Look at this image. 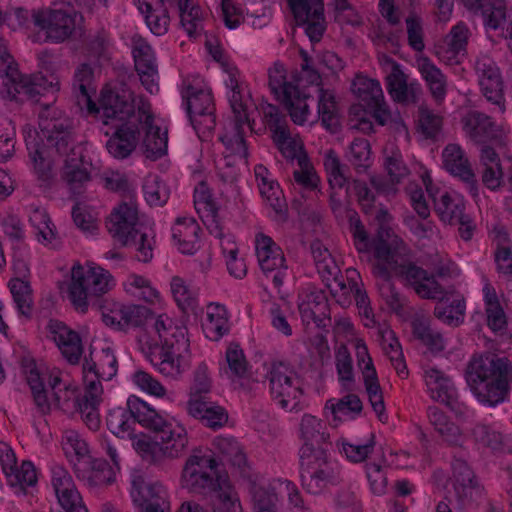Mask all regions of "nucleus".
Here are the masks:
<instances>
[{"mask_svg": "<svg viewBox=\"0 0 512 512\" xmlns=\"http://www.w3.org/2000/svg\"><path fill=\"white\" fill-rule=\"evenodd\" d=\"M149 305L108 299L100 306L104 325L116 332L138 330L137 344L144 357L165 377L177 378L188 367L187 328L166 313L155 315Z\"/></svg>", "mask_w": 512, "mask_h": 512, "instance_id": "obj_1", "label": "nucleus"}, {"mask_svg": "<svg viewBox=\"0 0 512 512\" xmlns=\"http://www.w3.org/2000/svg\"><path fill=\"white\" fill-rule=\"evenodd\" d=\"M127 408L109 411L107 427L116 437L128 439L145 462L159 465L181 458L189 447V434L180 418L158 411L138 396L127 398Z\"/></svg>", "mask_w": 512, "mask_h": 512, "instance_id": "obj_2", "label": "nucleus"}, {"mask_svg": "<svg viewBox=\"0 0 512 512\" xmlns=\"http://www.w3.org/2000/svg\"><path fill=\"white\" fill-rule=\"evenodd\" d=\"M24 139L30 168L40 185H49L58 170L70 185L89 180L88 148L75 144L70 130H25Z\"/></svg>", "mask_w": 512, "mask_h": 512, "instance_id": "obj_3", "label": "nucleus"}, {"mask_svg": "<svg viewBox=\"0 0 512 512\" xmlns=\"http://www.w3.org/2000/svg\"><path fill=\"white\" fill-rule=\"evenodd\" d=\"M88 113L103 125L112 128H160L161 124L155 121L150 103L129 89L105 90L101 94L99 106L92 102L88 106Z\"/></svg>", "mask_w": 512, "mask_h": 512, "instance_id": "obj_4", "label": "nucleus"}, {"mask_svg": "<svg viewBox=\"0 0 512 512\" xmlns=\"http://www.w3.org/2000/svg\"><path fill=\"white\" fill-rule=\"evenodd\" d=\"M25 373L33 399L42 412H49L53 407L72 411L81 403L77 385L58 368L31 362L26 365Z\"/></svg>", "mask_w": 512, "mask_h": 512, "instance_id": "obj_5", "label": "nucleus"}, {"mask_svg": "<svg viewBox=\"0 0 512 512\" xmlns=\"http://www.w3.org/2000/svg\"><path fill=\"white\" fill-rule=\"evenodd\" d=\"M116 287L112 273L93 261L75 262L58 282L60 294L80 313H86L91 298H99Z\"/></svg>", "mask_w": 512, "mask_h": 512, "instance_id": "obj_6", "label": "nucleus"}, {"mask_svg": "<svg viewBox=\"0 0 512 512\" xmlns=\"http://www.w3.org/2000/svg\"><path fill=\"white\" fill-rule=\"evenodd\" d=\"M61 448L67 458L81 478L90 488H101L108 486L116 481L120 473V456L118 450L109 441L102 443V449L110 461L103 458L92 460L90 468L81 472L77 465L89 455V446L83 436L76 430H65L61 438Z\"/></svg>", "mask_w": 512, "mask_h": 512, "instance_id": "obj_7", "label": "nucleus"}, {"mask_svg": "<svg viewBox=\"0 0 512 512\" xmlns=\"http://www.w3.org/2000/svg\"><path fill=\"white\" fill-rule=\"evenodd\" d=\"M466 382L479 403L495 407L509 393V365L505 358L494 355L474 356L466 369Z\"/></svg>", "mask_w": 512, "mask_h": 512, "instance_id": "obj_8", "label": "nucleus"}, {"mask_svg": "<svg viewBox=\"0 0 512 512\" xmlns=\"http://www.w3.org/2000/svg\"><path fill=\"white\" fill-rule=\"evenodd\" d=\"M359 278L354 269H347L342 274L331 255L326 250L322 251V286L325 288L322 294L327 291L330 299L343 308L349 307L354 298L364 326L372 327L375 324L374 313Z\"/></svg>", "mask_w": 512, "mask_h": 512, "instance_id": "obj_9", "label": "nucleus"}, {"mask_svg": "<svg viewBox=\"0 0 512 512\" xmlns=\"http://www.w3.org/2000/svg\"><path fill=\"white\" fill-rule=\"evenodd\" d=\"M388 241L393 246L394 254H389L383 248L378 250L380 259L378 265L379 273L387 276L389 271L400 272L402 278L413 287L414 291L421 298L439 300L447 291H444L435 277L426 270L406 262L409 248L392 228Z\"/></svg>", "mask_w": 512, "mask_h": 512, "instance_id": "obj_10", "label": "nucleus"}, {"mask_svg": "<svg viewBox=\"0 0 512 512\" xmlns=\"http://www.w3.org/2000/svg\"><path fill=\"white\" fill-rule=\"evenodd\" d=\"M109 233L123 245H131L139 261L148 262L153 258L155 231L150 223H140L135 202L130 200L116 206L107 222Z\"/></svg>", "mask_w": 512, "mask_h": 512, "instance_id": "obj_11", "label": "nucleus"}, {"mask_svg": "<svg viewBox=\"0 0 512 512\" xmlns=\"http://www.w3.org/2000/svg\"><path fill=\"white\" fill-rule=\"evenodd\" d=\"M194 206L209 232L219 238L230 275L242 279L247 273L245 261L239 256V247L233 236L224 234L219 216V207L213 199L209 187L204 182L195 187Z\"/></svg>", "mask_w": 512, "mask_h": 512, "instance_id": "obj_12", "label": "nucleus"}, {"mask_svg": "<svg viewBox=\"0 0 512 512\" xmlns=\"http://www.w3.org/2000/svg\"><path fill=\"white\" fill-rule=\"evenodd\" d=\"M350 228L351 233L353 235L354 245L357 251L360 253L373 252V272L377 277L381 278L382 280V283L379 284V292L381 297L392 311L399 312L402 309L404 298L392 285V283L390 282V278L392 276H399L402 278V274L397 271H389L388 275L384 276L378 271V265L380 263L378 250L380 248H383V250L388 252L389 254H394L393 246L390 245L388 241V236H390L391 228L384 223L381 224L376 236L373 239L369 238L364 226L362 225L358 218L350 219Z\"/></svg>", "mask_w": 512, "mask_h": 512, "instance_id": "obj_13", "label": "nucleus"}, {"mask_svg": "<svg viewBox=\"0 0 512 512\" xmlns=\"http://www.w3.org/2000/svg\"><path fill=\"white\" fill-rule=\"evenodd\" d=\"M0 96L4 100L24 102L35 99L42 90L52 92L59 90V83H47L42 76H27L19 72L17 64L7 51L3 38L0 37Z\"/></svg>", "mask_w": 512, "mask_h": 512, "instance_id": "obj_14", "label": "nucleus"}, {"mask_svg": "<svg viewBox=\"0 0 512 512\" xmlns=\"http://www.w3.org/2000/svg\"><path fill=\"white\" fill-rule=\"evenodd\" d=\"M297 70L288 71L284 63L275 61L268 69V87L274 98L289 111L296 125H303L307 120V95L301 88Z\"/></svg>", "mask_w": 512, "mask_h": 512, "instance_id": "obj_15", "label": "nucleus"}, {"mask_svg": "<svg viewBox=\"0 0 512 512\" xmlns=\"http://www.w3.org/2000/svg\"><path fill=\"white\" fill-rule=\"evenodd\" d=\"M352 90L358 99L369 109V112L362 109L361 105L352 106L350 113L353 115L356 123L350 128H358L359 125L365 123H369V128H372L371 122L367 120L368 117H373L379 126H387L394 123L379 81L364 76H357L352 83ZM395 123L397 122L395 121Z\"/></svg>", "mask_w": 512, "mask_h": 512, "instance_id": "obj_16", "label": "nucleus"}, {"mask_svg": "<svg viewBox=\"0 0 512 512\" xmlns=\"http://www.w3.org/2000/svg\"><path fill=\"white\" fill-rule=\"evenodd\" d=\"M181 95L193 128L215 127L216 117L212 91L201 76L191 75L185 78Z\"/></svg>", "mask_w": 512, "mask_h": 512, "instance_id": "obj_17", "label": "nucleus"}, {"mask_svg": "<svg viewBox=\"0 0 512 512\" xmlns=\"http://www.w3.org/2000/svg\"><path fill=\"white\" fill-rule=\"evenodd\" d=\"M268 378L271 396L280 408L295 412L306 405L307 400L300 380L285 364H272Z\"/></svg>", "mask_w": 512, "mask_h": 512, "instance_id": "obj_18", "label": "nucleus"}, {"mask_svg": "<svg viewBox=\"0 0 512 512\" xmlns=\"http://www.w3.org/2000/svg\"><path fill=\"white\" fill-rule=\"evenodd\" d=\"M254 512H276L279 500L287 497L295 512H309L301 506L302 500L296 485L287 479H274L268 483L254 484L249 491Z\"/></svg>", "mask_w": 512, "mask_h": 512, "instance_id": "obj_19", "label": "nucleus"}, {"mask_svg": "<svg viewBox=\"0 0 512 512\" xmlns=\"http://www.w3.org/2000/svg\"><path fill=\"white\" fill-rule=\"evenodd\" d=\"M215 457L207 451L194 450L186 459L180 482L191 492H204L213 488L217 476H226L217 471Z\"/></svg>", "mask_w": 512, "mask_h": 512, "instance_id": "obj_20", "label": "nucleus"}, {"mask_svg": "<svg viewBox=\"0 0 512 512\" xmlns=\"http://www.w3.org/2000/svg\"><path fill=\"white\" fill-rule=\"evenodd\" d=\"M34 26L44 34V41L63 43L76 28L77 14L72 10L39 8L30 13Z\"/></svg>", "mask_w": 512, "mask_h": 512, "instance_id": "obj_21", "label": "nucleus"}, {"mask_svg": "<svg viewBox=\"0 0 512 512\" xmlns=\"http://www.w3.org/2000/svg\"><path fill=\"white\" fill-rule=\"evenodd\" d=\"M272 138L281 154L287 160L297 162L298 169L294 171L296 182L305 188L315 187L317 175L303 151L302 142L292 136L290 130H273Z\"/></svg>", "mask_w": 512, "mask_h": 512, "instance_id": "obj_22", "label": "nucleus"}, {"mask_svg": "<svg viewBox=\"0 0 512 512\" xmlns=\"http://www.w3.org/2000/svg\"><path fill=\"white\" fill-rule=\"evenodd\" d=\"M225 71L228 75L225 80L228 89L227 98L231 109V117L235 128L254 125L255 109L249 91L239 81V72L236 67L227 66Z\"/></svg>", "mask_w": 512, "mask_h": 512, "instance_id": "obj_23", "label": "nucleus"}, {"mask_svg": "<svg viewBox=\"0 0 512 512\" xmlns=\"http://www.w3.org/2000/svg\"><path fill=\"white\" fill-rule=\"evenodd\" d=\"M355 350L357 366L362 373L366 392L374 412L381 422L387 420L382 390L378 381L377 372L373 360L369 354L368 347L362 338H355L351 343Z\"/></svg>", "mask_w": 512, "mask_h": 512, "instance_id": "obj_24", "label": "nucleus"}, {"mask_svg": "<svg viewBox=\"0 0 512 512\" xmlns=\"http://www.w3.org/2000/svg\"><path fill=\"white\" fill-rule=\"evenodd\" d=\"M492 130H471L470 137L481 145L480 162L482 166L481 179L483 185L490 191H498L503 185V170L500 158L495 152V147L502 145V141L497 138L490 140L491 144L482 142L483 136H486Z\"/></svg>", "mask_w": 512, "mask_h": 512, "instance_id": "obj_25", "label": "nucleus"}, {"mask_svg": "<svg viewBox=\"0 0 512 512\" xmlns=\"http://www.w3.org/2000/svg\"><path fill=\"white\" fill-rule=\"evenodd\" d=\"M255 251L262 271L271 276L276 287L282 285L287 265L282 249L262 232L255 236Z\"/></svg>", "mask_w": 512, "mask_h": 512, "instance_id": "obj_26", "label": "nucleus"}, {"mask_svg": "<svg viewBox=\"0 0 512 512\" xmlns=\"http://www.w3.org/2000/svg\"><path fill=\"white\" fill-rule=\"evenodd\" d=\"M386 62L389 72L385 77V85L391 99L401 105L418 103L422 95L421 85L417 81H408V76L394 60L387 59Z\"/></svg>", "mask_w": 512, "mask_h": 512, "instance_id": "obj_27", "label": "nucleus"}, {"mask_svg": "<svg viewBox=\"0 0 512 512\" xmlns=\"http://www.w3.org/2000/svg\"><path fill=\"white\" fill-rule=\"evenodd\" d=\"M51 485L59 505L65 512H88L83 505L74 480L64 466L52 463L50 466Z\"/></svg>", "mask_w": 512, "mask_h": 512, "instance_id": "obj_28", "label": "nucleus"}, {"mask_svg": "<svg viewBox=\"0 0 512 512\" xmlns=\"http://www.w3.org/2000/svg\"><path fill=\"white\" fill-rule=\"evenodd\" d=\"M131 43L135 68L142 85L149 93H157L159 90L158 70L151 45L140 35H134Z\"/></svg>", "mask_w": 512, "mask_h": 512, "instance_id": "obj_29", "label": "nucleus"}, {"mask_svg": "<svg viewBox=\"0 0 512 512\" xmlns=\"http://www.w3.org/2000/svg\"><path fill=\"white\" fill-rule=\"evenodd\" d=\"M45 336L56 345L69 363H78L83 352L82 339L78 332L61 321L50 320L45 327Z\"/></svg>", "mask_w": 512, "mask_h": 512, "instance_id": "obj_30", "label": "nucleus"}, {"mask_svg": "<svg viewBox=\"0 0 512 512\" xmlns=\"http://www.w3.org/2000/svg\"><path fill=\"white\" fill-rule=\"evenodd\" d=\"M445 170L460 179L473 198L479 196V186L471 164L464 150L457 144L447 145L442 152Z\"/></svg>", "mask_w": 512, "mask_h": 512, "instance_id": "obj_31", "label": "nucleus"}, {"mask_svg": "<svg viewBox=\"0 0 512 512\" xmlns=\"http://www.w3.org/2000/svg\"><path fill=\"white\" fill-rule=\"evenodd\" d=\"M130 495L135 507H171L168 488L157 480H144L141 477L134 478Z\"/></svg>", "mask_w": 512, "mask_h": 512, "instance_id": "obj_32", "label": "nucleus"}, {"mask_svg": "<svg viewBox=\"0 0 512 512\" xmlns=\"http://www.w3.org/2000/svg\"><path fill=\"white\" fill-rule=\"evenodd\" d=\"M422 180L427 193L434 201L435 210L443 222L453 224L455 219L465 214V200L461 194L456 191H445L437 199L438 188L433 184L430 173L425 172L422 175Z\"/></svg>", "mask_w": 512, "mask_h": 512, "instance_id": "obj_33", "label": "nucleus"}, {"mask_svg": "<svg viewBox=\"0 0 512 512\" xmlns=\"http://www.w3.org/2000/svg\"><path fill=\"white\" fill-rule=\"evenodd\" d=\"M255 179L260 194L266 204L271 208L273 217L281 220L286 214V202L279 184L275 181L269 170L262 164L254 168Z\"/></svg>", "mask_w": 512, "mask_h": 512, "instance_id": "obj_34", "label": "nucleus"}, {"mask_svg": "<svg viewBox=\"0 0 512 512\" xmlns=\"http://www.w3.org/2000/svg\"><path fill=\"white\" fill-rule=\"evenodd\" d=\"M92 358L86 359L83 364V381L85 387H90L91 377L88 374L95 375V382L101 384L100 380L112 379L118 370V362L111 346L106 345L100 351H92Z\"/></svg>", "mask_w": 512, "mask_h": 512, "instance_id": "obj_35", "label": "nucleus"}, {"mask_svg": "<svg viewBox=\"0 0 512 512\" xmlns=\"http://www.w3.org/2000/svg\"><path fill=\"white\" fill-rule=\"evenodd\" d=\"M209 492L211 512H243L239 493L227 475L217 476Z\"/></svg>", "mask_w": 512, "mask_h": 512, "instance_id": "obj_36", "label": "nucleus"}, {"mask_svg": "<svg viewBox=\"0 0 512 512\" xmlns=\"http://www.w3.org/2000/svg\"><path fill=\"white\" fill-rule=\"evenodd\" d=\"M138 10L143 15L145 23L150 31L156 36L167 33L170 24L168 13L169 6L176 3V0H133Z\"/></svg>", "mask_w": 512, "mask_h": 512, "instance_id": "obj_37", "label": "nucleus"}, {"mask_svg": "<svg viewBox=\"0 0 512 512\" xmlns=\"http://www.w3.org/2000/svg\"><path fill=\"white\" fill-rule=\"evenodd\" d=\"M121 286L128 297L142 300L151 307L164 309L167 304L160 291L143 275L129 273Z\"/></svg>", "mask_w": 512, "mask_h": 512, "instance_id": "obj_38", "label": "nucleus"}, {"mask_svg": "<svg viewBox=\"0 0 512 512\" xmlns=\"http://www.w3.org/2000/svg\"><path fill=\"white\" fill-rule=\"evenodd\" d=\"M299 25H305V33L312 45L320 41V0H287Z\"/></svg>", "mask_w": 512, "mask_h": 512, "instance_id": "obj_39", "label": "nucleus"}, {"mask_svg": "<svg viewBox=\"0 0 512 512\" xmlns=\"http://www.w3.org/2000/svg\"><path fill=\"white\" fill-rule=\"evenodd\" d=\"M478 11L481 12L487 28L501 29V34L512 51V11H506L505 0H483Z\"/></svg>", "mask_w": 512, "mask_h": 512, "instance_id": "obj_40", "label": "nucleus"}, {"mask_svg": "<svg viewBox=\"0 0 512 512\" xmlns=\"http://www.w3.org/2000/svg\"><path fill=\"white\" fill-rule=\"evenodd\" d=\"M319 292L316 288L304 289L299 295L298 308L301 316L302 323L305 327L306 334H312L315 341L312 345L317 348V338L320 335V320L318 315L320 312Z\"/></svg>", "mask_w": 512, "mask_h": 512, "instance_id": "obj_41", "label": "nucleus"}, {"mask_svg": "<svg viewBox=\"0 0 512 512\" xmlns=\"http://www.w3.org/2000/svg\"><path fill=\"white\" fill-rule=\"evenodd\" d=\"M200 227L193 217H178L172 226L173 244L182 254H193L199 248Z\"/></svg>", "mask_w": 512, "mask_h": 512, "instance_id": "obj_42", "label": "nucleus"}, {"mask_svg": "<svg viewBox=\"0 0 512 512\" xmlns=\"http://www.w3.org/2000/svg\"><path fill=\"white\" fill-rule=\"evenodd\" d=\"M28 220L36 240L45 247L54 248L58 243V231L47 210L32 204L28 208Z\"/></svg>", "mask_w": 512, "mask_h": 512, "instance_id": "obj_43", "label": "nucleus"}, {"mask_svg": "<svg viewBox=\"0 0 512 512\" xmlns=\"http://www.w3.org/2000/svg\"><path fill=\"white\" fill-rule=\"evenodd\" d=\"M72 220L76 228L87 239H96L100 234V210L98 207L78 200L72 208Z\"/></svg>", "mask_w": 512, "mask_h": 512, "instance_id": "obj_44", "label": "nucleus"}, {"mask_svg": "<svg viewBox=\"0 0 512 512\" xmlns=\"http://www.w3.org/2000/svg\"><path fill=\"white\" fill-rule=\"evenodd\" d=\"M319 431L320 420L314 415H303L299 427L302 442L299 450L301 463L307 464L311 459L319 458Z\"/></svg>", "mask_w": 512, "mask_h": 512, "instance_id": "obj_45", "label": "nucleus"}, {"mask_svg": "<svg viewBox=\"0 0 512 512\" xmlns=\"http://www.w3.org/2000/svg\"><path fill=\"white\" fill-rule=\"evenodd\" d=\"M465 309L463 296L455 291H447L436 304L434 315L444 324L457 327L464 322Z\"/></svg>", "mask_w": 512, "mask_h": 512, "instance_id": "obj_46", "label": "nucleus"}, {"mask_svg": "<svg viewBox=\"0 0 512 512\" xmlns=\"http://www.w3.org/2000/svg\"><path fill=\"white\" fill-rule=\"evenodd\" d=\"M423 379L426 385L427 393L434 401L443 403L451 401L457 389L452 379L442 370L435 366L424 368Z\"/></svg>", "mask_w": 512, "mask_h": 512, "instance_id": "obj_47", "label": "nucleus"}, {"mask_svg": "<svg viewBox=\"0 0 512 512\" xmlns=\"http://www.w3.org/2000/svg\"><path fill=\"white\" fill-rule=\"evenodd\" d=\"M90 378V387H85V396L75 410H78L83 421L90 430H97L100 427L101 420L98 411L102 386L95 382V375L88 374Z\"/></svg>", "mask_w": 512, "mask_h": 512, "instance_id": "obj_48", "label": "nucleus"}, {"mask_svg": "<svg viewBox=\"0 0 512 512\" xmlns=\"http://www.w3.org/2000/svg\"><path fill=\"white\" fill-rule=\"evenodd\" d=\"M202 330L209 340L218 341L229 331V316L226 308L218 303L206 306L202 319Z\"/></svg>", "mask_w": 512, "mask_h": 512, "instance_id": "obj_49", "label": "nucleus"}, {"mask_svg": "<svg viewBox=\"0 0 512 512\" xmlns=\"http://www.w3.org/2000/svg\"><path fill=\"white\" fill-rule=\"evenodd\" d=\"M129 381L135 388L148 396L162 399L169 403L174 401L173 393L169 392L157 378L143 369L134 370L129 376Z\"/></svg>", "mask_w": 512, "mask_h": 512, "instance_id": "obj_50", "label": "nucleus"}, {"mask_svg": "<svg viewBox=\"0 0 512 512\" xmlns=\"http://www.w3.org/2000/svg\"><path fill=\"white\" fill-rule=\"evenodd\" d=\"M482 292L488 327L493 331L504 329L507 323L506 314L494 287L485 280Z\"/></svg>", "mask_w": 512, "mask_h": 512, "instance_id": "obj_51", "label": "nucleus"}, {"mask_svg": "<svg viewBox=\"0 0 512 512\" xmlns=\"http://www.w3.org/2000/svg\"><path fill=\"white\" fill-rule=\"evenodd\" d=\"M170 292L178 308L184 313H195L198 307V292L185 279L179 276L172 277Z\"/></svg>", "mask_w": 512, "mask_h": 512, "instance_id": "obj_52", "label": "nucleus"}, {"mask_svg": "<svg viewBox=\"0 0 512 512\" xmlns=\"http://www.w3.org/2000/svg\"><path fill=\"white\" fill-rule=\"evenodd\" d=\"M325 409L333 417V425L355 419L362 411V402L355 394H348L339 400H328Z\"/></svg>", "mask_w": 512, "mask_h": 512, "instance_id": "obj_53", "label": "nucleus"}, {"mask_svg": "<svg viewBox=\"0 0 512 512\" xmlns=\"http://www.w3.org/2000/svg\"><path fill=\"white\" fill-rule=\"evenodd\" d=\"M430 424L445 442L450 445H462L464 436L454 423L436 406H430L427 411Z\"/></svg>", "mask_w": 512, "mask_h": 512, "instance_id": "obj_54", "label": "nucleus"}, {"mask_svg": "<svg viewBox=\"0 0 512 512\" xmlns=\"http://www.w3.org/2000/svg\"><path fill=\"white\" fill-rule=\"evenodd\" d=\"M453 486L460 498H473L479 493V488L474 479L473 471L462 460H456L452 464Z\"/></svg>", "mask_w": 512, "mask_h": 512, "instance_id": "obj_55", "label": "nucleus"}, {"mask_svg": "<svg viewBox=\"0 0 512 512\" xmlns=\"http://www.w3.org/2000/svg\"><path fill=\"white\" fill-rule=\"evenodd\" d=\"M212 446L214 452L218 454L222 460L242 468L246 465L247 459L241 444L231 436H217Z\"/></svg>", "mask_w": 512, "mask_h": 512, "instance_id": "obj_56", "label": "nucleus"}, {"mask_svg": "<svg viewBox=\"0 0 512 512\" xmlns=\"http://www.w3.org/2000/svg\"><path fill=\"white\" fill-rule=\"evenodd\" d=\"M319 65L320 57L314 48L311 51L299 49V70L297 71L303 87L320 85Z\"/></svg>", "mask_w": 512, "mask_h": 512, "instance_id": "obj_57", "label": "nucleus"}, {"mask_svg": "<svg viewBox=\"0 0 512 512\" xmlns=\"http://www.w3.org/2000/svg\"><path fill=\"white\" fill-rule=\"evenodd\" d=\"M376 446V438L370 433L364 443H351L345 438L336 441V448L351 463L364 462L373 452Z\"/></svg>", "mask_w": 512, "mask_h": 512, "instance_id": "obj_58", "label": "nucleus"}, {"mask_svg": "<svg viewBox=\"0 0 512 512\" xmlns=\"http://www.w3.org/2000/svg\"><path fill=\"white\" fill-rule=\"evenodd\" d=\"M8 287L18 314L26 318L30 317L33 307V297L29 280L13 277L9 281Z\"/></svg>", "mask_w": 512, "mask_h": 512, "instance_id": "obj_59", "label": "nucleus"}, {"mask_svg": "<svg viewBox=\"0 0 512 512\" xmlns=\"http://www.w3.org/2000/svg\"><path fill=\"white\" fill-rule=\"evenodd\" d=\"M422 77L425 79L433 98L439 102L445 98L447 81L445 75L432 61L425 58L419 65Z\"/></svg>", "mask_w": 512, "mask_h": 512, "instance_id": "obj_60", "label": "nucleus"}, {"mask_svg": "<svg viewBox=\"0 0 512 512\" xmlns=\"http://www.w3.org/2000/svg\"><path fill=\"white\" fill-rule=\"evenodd\" d=\"M94 78V70L87 63L80 64L76 68L73 76V92L78 98L81 97L85 102H87L88 106L92 104L91 97L96 91Z\"/></svg>", "mask_w": 512, "mask_h": 512, "instance_id": "obj_61", "label": "nucleus"}, {"mask_svg": "<svg viewBox=\"0 0 512 512\" xmlns=\"http://www.w3.org/2000/svg\"><path fill=\"white\" fill-rule=\"evenodd\" d=\"M475 440L495 451H506L510 447L507 444V435L496 425L478 424L473 429Z\"/></svg>", "mask_w": 512, "mask_h": 512, "instance_id": "obj_62", "label": "nucleus"}, {"mask_svg": "<svg viewBox=\"0 0 512 512\" xmlns=\"http://www.w3.org/2000/svg\"><path fill=\"white\" fill-rule=\"evenodd\" d=\"M135 147V130H115L106 142L107 151L116 159L128 157Z\"/></svg>", "mask_w": 512, "mask_h": 512, "instance_id": "obj_63", "label": "nucleus"}, {"mask_svg": "<svg viewBox=\"0 0 512 512\" xmlns=\"http://www.w3.org/2000/svg\"><path fill=\"white\" fill-rule=\"evenodd\" d=\"M141 150L146 158L157 160L167 153V130H143Z\"/></svg>", "mask_w": 512, "mask_h": 512, "instance_id": "obj_64", "label": "nucleus"}]
</instances>
